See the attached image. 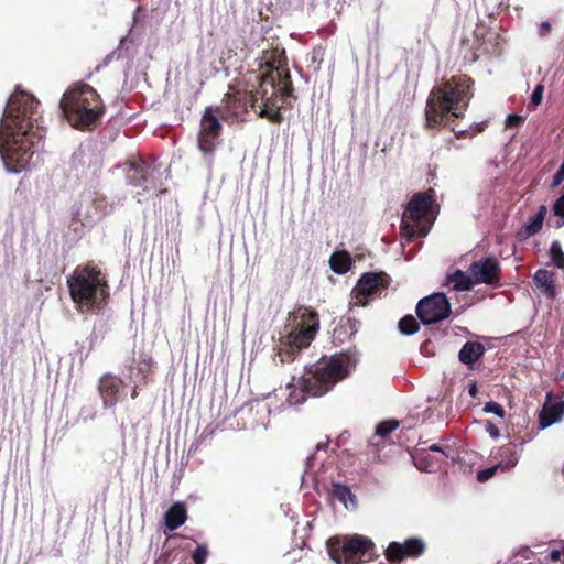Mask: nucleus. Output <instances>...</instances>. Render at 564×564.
<instances>
[{"instance_id":"nucleus-38","label":"nucleus","mask_w":564,"mask_h":564,"mask_svg":"<svg viewBox=\"0 0 564 564\" xmlns=\"http://www.w3.org/2000/svg\"><path fill=\"white\" fill-rule=\"evenodd\" d=\"M478 389H477V384L476 383H473L469 386V389H468V392L471 397H475L476 393H477Z\"/></svg>"},{"instance_id":"nucleus-1","label":"nucleus","mask_w":564,"mask_h":564,"mask_svg":"<svg viewBox=\"0 0 564 564\" xmlns=\"http://www.w3.org/2000/svg\"><path fill=\"white\" fill-rule=\"evenodd\" d=\"M284 65L283 50L275 47L264 51L257 59V69L246 73L237 88L230 87L223 99L227 115L238 118L251 107L259 117L280 122V109L288 93V73Z\"/></svg>"},{"instance_id":"nucleus-18","label":"nucleus","mask_w":564,"mask_h":564,"mask_svg":"<svg viewBox=\"0 0 564 564\" xmlns=\"http://www.w3.org/2000/svg\"><path fill=\"white\" fill-rule=\"evenodd\" d=\"M564 414V404L561 402L545 404L539 415L540 427L546 429L558 422Z\"/></svg>"},{"instance_id":"nucleus-15","label":"nucleus","mask_w":564,"mask_h":564,"mask_svg":"<svg viewBox=\"0 0 564 564\" xmlns=\"http://www.w3.org/2000/svg\"><path fill=\"white\" fill-rule=\"evenodd\" d=\"M99 395L105 408H112L117 404L123 393V383L120 378L112 375H104L99 380Z\"/></svg>"},{"instance_id":"nucleus-41","label":"nucleus","mask_w":564,"mask_h":564,"mask_svg":"<svg viewBox=\"0 0 564 564\" xmlns=\"http://www.w3.org/2000/svg\"><path fill=\"white\" fill-rule=\"evenodd\" d=\"M137 395H138L137 389H133L132 394H131L132 399H135Z\"/></svg>"},{"instance_id":"nucleus-14","label":"nucleus","mask_w":564,"mask_h":564,"mask_svg":"<svg viewBox=\"0 0 564 564\" xmlns=\"http://www.w3.org/2000/svg\"><path fill=\"white\" fill-rule=\"evenodd\" d=\"M424 551V543L419 539L406 540L403 544L392 542L386 550V560L390 564H398L405 556H417Z\"/></svg>"},{"instance_id":"nucleus-42","label":"nucleus","mask_w":564,"mask_h":564,"mask_svg":"<svg viewBox=\"0 0 564 564\" xmlns=\"http://www.w3.org/2000/svg\"><path fill=\"white\" fill-rule=\"evenodd\" d=\"M562 377L564 378V373H562Z\"/></svg>"},{"instance_id":"nucleus-11","label":"nucleus","mask_w":564,"mask_h":564,"mask_svg":"<svg viewBox=\"0 0 564 564\" xmlns=\"http://www.w3.org/2000/svg\"><path fill=\"white\" fill-rule=\"evenodd\" d=\"M127 180L133 186H141L144 192L154 191L156 188L154 169L147 165L142 160L129 162Z\"/></svg>"},{"instance_id":"nucleus-16","label":"nucleus","mask_w":564,"mask_h":564,"mask_svg":"<svg viewBox=\"0 0 564 564\" xmlns=\"http://www.w3.org/2000/svg\"><path fill=\"white\" fill-rule=\"evenodd\" d=\"M373 549L372 541L364 535H354L343 545V555L345 557L362 556Z\"/></svg>"},{"instance_id":"nucleus-10","label":"nucleus","mask_w":564,"mask_h":564,"mask_svg":"<svg viewBox=\"0 0 564 564\" xmlns=\"http://www.w3.org/2000/svg\"><path fill=\"white\" fill-rule=\"evenodd\" d=\"M221 124L218 119L206 110L200 121V131L198 134V147L204 154H212L216 148Z\"/></svg>"},{"instance_id":"nucleus-20","label":"nucleus","mask_w":564,"mask_h":564,"mask_svg":"<svg viewBox=\"0 0 564 564\" xmlns=\"http://www.w3.org/2000/svg\"><path fill=\"white\" fill-rule=\"evenodd\" d=\"M486 351L482 344L477 341H467L458 352V359L462 364L474 365Z\"/></svg>"},{"instance_id":"nucleus-4","label":"nucleus","mask_w":564,"mask_h":564,"mask_svg":"<svg viewBox=\"0 0 564 564\" xmlns=\"http://www.w3.org/2000/svg\"><path fill=\"white\" fill-rule=\"evenodd\" d=\"M348 375V362L344 357L322 359L314 371L305 373L295 383V379L288 384L290 390L286 402L290 405L301 404L307 395L318 397L326 393L335 383Z\"/></svg>"},{"instance_id":"nucleus-22","label":"nucleus","mask_w":564,"mask_h":564,"mask_svg":"<svg viewBox=\"0 0 564 564\" xmlns=\"http://www.w3.org/2000/svg\"><path fill=\"white\" fill-rule=\"evenodd\" d=\"M446 284L458 291H467L475 285L469 270L467 272L456 270L452 274L447 275Z\"/></svg>"},{"instance_id":"nucleus-29","label":"nucleus","mask_w":564,"mask_h":564,"mask_svg":"<svg viewBox=\"0 0 564 564\" xmlns=\"http://www.w3.org/2000/svg\"><path fill=\"white\" fill-rule=\"evenodd\" d=\"M485 413H491L497 415L498 417H505L506 411L499 403L495 401L487 402L482 409Z\"/></svg>"},{"instance_id":"nucleus-8","label":"nucleus","mask_w":564,"mask_h":564,"mask_svg":"<svg viewBox=\"0 0 564 564\" xmlns=\"http://www.w3.org/2000/svg\"><path fill=\"white\" fill-rule=\"evenodd\" d=\"M434 196V191L430 189L415 194L409 202L401 224L403 238L408 242L415 238H423L429 234L434 220L432 210Z\"/></svg>"},{"instance_id":"nucleus-40","label":"nucleus","mask_w":564,"mask_h":564,"mask_svg":"<svg viewBox=\"0 0 564 564\" xmlns=\"http://www.w3.org/2000/svg\"><path fill=\"white\" fill-rule=\"evenodd\" d=\"M329 554H330V556L333 557V560H334L336 563H338V564H340V563H341L340 556H339V557H336V556L334 555V553H333V552H330Z\"/></svg>"},{"instance_id":"nucleus-13","label":"nucleus","mask_w":564,"mask_h":564,"mask_svg":"<svg viewBox=\"0 0 564 564\" xmlns=\"http://www.w3.org/2000/svg\"><path fill=\"white\" fill-rule=\"evenodd\" d=\"M382 283V278L376 273H366L358 281L351 292L350 305L365 306L368 299L376 292Z\"/></svg>"},{"instance_id":"nucleus-34","label":"nucleus","mask_w":564,"mask_h":564,"mask_svg":"<svg viewBox=\"0 0 564 564\" xmlns=\"http://www.w3.org/2000/svg\"><path fill=\"white\" fill-rule=\"evenodd\" d=\"M553 212L556 216L564 218V195L555 200Z\"/></svg>"},{"instance_id":"nucleus-28","label":"nucleus","mask_w":564,"mask_h":564,"mask_svg":"<svg viewBox=\"0 0 564 564\" xmlns=\"http://www.w3.org/2000/svg\"><path fill=\"white\" fill-rule=\"evenodd\" d=\"M399 426V422L395 420H387L380 422L376 427V435L380 437H386L392 431H394Z\"/></svg>"},{"instance_id":"nucleus-6","label":"nucleus","mask_w":564,"mask_h":564,"mask_svg":"<svg viewBox=\"0 0 564 564\" xmlns=\"http://www.w3.org/2000/svg\"><path fill=\"white\" fill-rule=\"evenodd\" d=\"M59 105L69 123L78 129L94 124L104 113L99 95L93 87L84 83H77L69 87L63 95Z\"/></svg>"},{"instance_id":"nucleus-23","label":"nucleus","mask_w":564,"mask_h":564,"mask_svg":"<svg viewBox=\"0 0 564 564\" xmlns=\"http://www.w3.org/2000/svg\"><path fill=\"white\" fill-rule=\"evenodd\" d=\"M352 261L347 251H336L329 259L332 270L337 274H345L351 268Z\"/></svg>"},{"instance_id":"nucleus-9","label":"nucleus","mask_w":564,"mask_h":564,"mask_svg":"<svg viewBox=\"0 0 564 564\" xmlns=\"http://www.w3.org/2000/svg\"><path fill=\"white\" fill-rule=\"evenodd\" d=\"M416 314L423 324H436L451 314V304L444 293H433L416 305Z\"/></svg>"},{"instance_id":"nucleus-26","label":"nucleus","mask_w":564,"mask_h":564,"mask_svg":"<svg viewBox=\"0 0 564 564\" xmlns=\"http://www.w3.org/2000/svg\"><path fill=\"white\" fill-rule=\"evenodd\" d=\"M550 257L552 259L553 264L558 268H564V252L562 250V246L560 241L555 240L551 243L550 247Z\"/></svg>"},{"instance_id":"nucleus-27","label":"nucleus","mask_w":564,"mask_h":564,"mask_svg":"<svg viewBox=\"0 0 564 564\" xmlns=\"http://www.w3.org/2000/svg\"><path fill=\"white\" fill-rule=\"evenodd\" d=\"M399 329L404 335H413L419 330V324L412 315H408L399 322Z\"/></svg>"},{"instance_id":"nucleus-17","label":"nucleus","mask_w":564,"mask_h":564,"mask_svg":"<svg viewBox=\"0 0 564 564\" xmlns=\"http://www.w3.org/2000/svg\"><path fill=\"white\" fill-rule=\"evenodd\" d=\"M547 214V208L544 205L539 207L538 213L530 217L529 220L522 226V228L518 231V238L520 240H525L531 236L538 234L543 226L545 216Z\"/></svg>"},{"instance_id":"nucleus-39","label":"nucleus","mask_w":564,"mask_h":564,"mask_svg":"<svg viewBox=\"0 0 564 564\" xmlns=\"http://www.w3.org/2000/svg\"><path fill=\"white\" fill-rule=\"evenodd\" d=\"M429 449H430L431 452H441V453H443V449H442L438 445H436V444L431 445V446L429 447Z\"/></svg>"},{"instance_id":"nucleus-25","label":"nucleus","mask_w":564,"mask_h":564,"mask_svg":"<svg viewBox=\"0 0 564 564\" xmlns=\"http://www.w3.org/2000/svg\"><path fill=\"white\" fill-rule=\"evenodd\" d=\"M520 454L512 447H502L500 460L497 463L501 471L511 470L519 462Z\"/></svg>"},{"instance_id":"nucleus-7","label":"nucleus","mask_w":564,"mask_h":564,"mask_svg":"<svg viewBox=\"0 0 564 564\" xmlns=\"http://www.w3.org/2000/svg\"><path fill=\"white\" fill-rule=\"evenodd\" d=\"M318 327L316 313L307 308H300L295 312L285 326L286 335L283 337V347L279 354L281 362L293 359L299 350L307 347L314 339Z\"/></svg>"},{"instance_id":"nucleus-19","label":"nucleus","mask_w":564,"mask_h":564,"mask_svg":"<svg viewBox=\"0 0 564 564\" xmlns=\"http://www.w3.org/2000/svg\"><path fill=\"white\" fill-rule=\"evenodd\" d=\"M533 280L536 288L543 295L549 299H553L555 296L556 289L554 284V273L544 269H540L535 272Z\"/></svg>"},{"instance_id":"nucleus-30","label":"nucleus","mask_w":564,"mask_h":564,"mask_svg":"<svg viewBox=\"0 0 564 564\" xmlns=\"http://www.w3.org/2000/svg\"><path fill=\"white\" fill-rule=\"evenodd\" d=\"M498 470H500V467L498 466V464H496L489 468H486L484 470H480L477 474V480L480 482H485V481L489 480Z\"/></svg>"},{"instance_id":"nucleus-24","label":"nucleus","mask_w":564,"mask_h":564,"mask_svg":"<svg viewBox=\"0 0 564 564\" xmlns=\"http://www.w3.org/2000/svg\"><path fill=\"white\" fill-rule=\"evenodd\" d=\"M333 497L339 500L346 509H355L357 506L356 497L346 486L335 484L332 489Z\"/></svg>"},{"instance_id":"nucleus-12","label":"nucleus","mask_w":564,"mask_h":564,"mask_svg":"<svg viewBox=\"0 0 564 564\" xmlns=\"http://www.w3.org/2000/svg\"><path fill=\"white\" fill-rule=\"evenodd\" d=\"M469 273L474 284H494L499 281V263L489 257L475 261L469 265Z\"/></svg>"},{"instance_id":"nucleus-36","label":"nucleus","mask_w":564,"mask_h":564,"mask_svg":"<svg viewBox=\"0 0 564 564\" xmlns=\"http://www.w3.org/2000/svg\"><path fill=\"white\" fill-rule=\"evenodd\" d=\"M523 117L518 115H509L507 118V126L508 127H518L523 122Z\"/></svg>"},{"instance_id":"nucleus-37","label":"nucleus","mask_w":564,"mask_h":564,"mask_svg":"<svg viewBox=\"0 0 564 564\" xmlns=\"http://www.w3.org/2000/svg\"><path fill=\"white\" fill-rule=\"evenodd\" d=\"M551 29H552V26H551L550 22H547V21L541 22L539 25V34L541 36H545L551 32Z\"/></svg>"},{"instance_id":"nucleus-31","label":"nucleus","mask_w":564,"mask_h":564,"mask_svg":"<svg viewBox=\"0 0 564 564\" xmlns=\"http://www.w3.org/2000/svg\"><path fill=\"white\" fill-rule=\"evenodd\" d=\"M208 556V550L205 545H199L193 553L195 564H204Z\"/></svg>"},{"instance_id":"nucleus-3","label":"nucleus","mask_w":564,"mask_h":564,"mask_svg":"<svg viewBox=\"0 0 564 564\" xmlns=\"http://www.w3.org/2000/svg\"><path fill=\"white\" fill-rule=\"evenodd\" d=\"M470 79L452 78L435 86L426 100V127H446L452 118L462 117L471 98Z\"/></svg>"},{"instance_id":"nucleus-32","label":"nucleus","mask_w":564,"mask_h":564,"mask_svg":"<svg viewBox=\"0 0 564 564\" xmlns=\"http://www.w3.org/2000/svg\"><path fill=\"white\" fill-rule=\"evenodd\" d=\"M538 551L532 550L530 546H521L513 551V556H521L525 560H531ZM539 553H541L539 551Z\"/></svg>"},{"instance_id":"nucleus-21","label":"nucleus","mask_w":564,"mask_h":564,"mask_svg":"<svg viewBox=\"0 0 564 564\" xmlns=\"http://www.w3.org/2000/svg\"><path fill=\"white\" fill-rule=\"evenodd\" d=\"M187 519L186 508L181 502H175L165 513V525L170 531L178 529Z\"/></svg>"},{"instance_id":"nucleus-5","label":"nucleus","mask_w":564,"mask_h":564,"mask_svg":"<svg viewBox=\"0 0 564 564\" xmlns=\"http://www.w3.org/2000/svg\"><path fill=\"white\" fill-rule=\"evenodd\" d=\"M67 286L76 308L83 313L98 312L109 296L104 275L90 265L77 267L68 276Z\"/></svg>"},{"instance_id":"nucleus-33","label":"nucleus","mask_w":564,"mask_h":564,"mask_svg":"<svg viewBox=\"0 0 564 564\" xmlns=\"http://www.w3.org/2000/svg\"><path fill=\"white\" fill-rule=\"evenodd\" d=\"M543 90H544V87L543 85H538L532 95H531V102L533 104L534 107L539 106L542 101V97H543Z\"/></svg>"},{"instance_id":"nucleus-2","label":"nucleus","mask_w":564,"mask_h":564,"mask_svg":"<svg viewBox=\"0 0 564 564\" xmlns=\"http://www.w3.org/2000/svg\"><path fill=\"white\" fill-rule=\"evenodd\" d=\"M37 104L24 91L13 93L8 100L0 122V156L9 173H20L33 164L43 138L34 128Z\"/></svg>"},{"instance_id":"nucleus-35","label":"nucleus","mask_w":564,"mask_h":564,"mask_svg":"<svg viewBox=\"0 0 564 564\" xmlns=\"http://www.w3.org/2000/svg\"><path fill=\"white\" fill-rule=\"evenodd\" d=\"M486 432L492 437L498 438L500 436V430L499 427L494 424L491 421L486 422Z\"/></svg>"}]
</instances>
